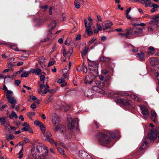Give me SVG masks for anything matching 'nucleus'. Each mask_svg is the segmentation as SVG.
<instances>
[{
  "instance_id": "nucleus-58",
  "label": "nucleus",
  "mask_w": 159,
  "mask_h": 159,
  "mask_svg": "<svg viewBox=\"0 0 159 159\" xmlns=\"http://www.w3.org/2000/svg\"><path fill=\"white\" fill-rule=\"evenodd\" d=\"M55 61L53 60L52 61H50L48 63V66H50L52 65H53Z\"/></svg>"
},
{
  "instance_id": "nucleus-2",
  "label": "nucleus",
  "mask_w": 159,
  "mask_h": 159,
  "mask_svg": "<svg viewBox=\"0 0 159 159\" xmlns=\"http://www.w3.org/2000/svg\"><path fill=\"white\" fill-rule=\"evenodd\" d=\"M99 144L102 146H107L111 142V139L106 134L99 132L97 134Z\"/></svg>"
},
{
  "instance_id": "nucleus-18",
  "label": "nucleus",
  "mask_w": 159,
  "mask_h": 159,
  "mask_svg": "<svg viewBox=\"0 0 159 159\" xmlns=\"http://www.w3.org/2000/svg\"><path fill=\"white\" fill-rule=\"evenodd\" d=\"M79 156L80 158L82 159L88 156V154L85 151H81L79 152Z\"/></svg>"
},
{
  "instance_id": "nucleus-20",
  "label": "nucleus",
  "mask_w": 159,
  "mask_h": 159,
  "mask_svg": "<svg viewBox=\"0 0 159 159\" xmlns=\"http://www.w3.org/2000/svg\"><path fill=\"white\" fill-rule=\"evenodd\" d=\"M84 95L85 96L88 97H90L92 96L93 95V93L91 89H89L84 92Z\"/></svg>"
},
{
  "instance_id": "nucleus-60",
  "label": "nucleus",
  "mask_w": 159,
  "mask_h": 159,
  "mask_svg": "<svg viewBox=\"0 0 159 159\" xmlns=\"http://www.w3.org/2000/svg\"><path fill=\"white\" fill-rule=\"evenodd\" d=\"M36 21L38 23V25H40L43 24L42 21L38 19L36 20Z\"/></svg>"
},
{
  "instance_id": "nucleus-51",
  "label": "nucleus",
  "mask_w": 159,
  "mask_h": 159,
  "mask_svg": "<svg viewBox=\"0 0 159 159\" xmlns=\"http://www.w3.org/2000/svg\"><path fill=\"white\" fill-rule=\"evenodd\" d=\"M14 138V136L12 134H10L8 137H7L6 138V139L7 140H8L9 139H12Z\"/></svg>"
},
{
  "instance_id": "nucleus-61",
  "label": "nucleus",
  "mask_w": 159,
  "mask_h": 159,
  "mask_svg": "<svg viewBox=\"0 0 159 159\" xmlns=\"http://www.w3.org/2000/svg\"><path fill=\"white\" fill-rule=\"evenodd\" d=\"M9 78L11 80H13V78H11V77L9 75H8L7 76H4V79L5 80L6 78Z\"/></svg>"
},
{
  "instance_id": "nucleus-27",
  "label": "nucleus",
  "mask_w": 159,
  "mask_h": 159,
  "mask_svg": "<svg viewBox=\"0 0 159 159\" xmlns=\"http://www.w3.org/2000/svg\"><path fill=\"white\" fill-rule=\"evenodd\" d=\"M30 73V71L29 72H26L25 70H24L22 74L21 75V77H27L29 76V74Z\"/></svg>"
},
{
  "instance_id": "nucleus-39",
  "label": "nucleus",
  "mask_w": 159,
  "mask_h": 159,
  "mask_svg": "<svg viewBox=\"0 0 159 159\" xmlns=\"http://www.w3.org/2000/svg\"><path fill=\"white\" fill-rule=\"evenodd\" d=\"M131 97L133 99L137 101H140L139 98L136 95H131Z\"/></svg>"
},
{
  "instance_id": "nucleus-50",
  "label": "nucleus",
  "mask_w": 159,
  "mask_h": 159,
  "mask_svg": "<svg viewBox=\"0 0 159 159\" xmlns=\"http://www.w3.org/2000/svg\"><path fill=\"white\" fill-rule=\"evenodd\" d=\"M65 80L64 78H61L58 81H57V83L61 84L63 82H64Z\"/></svg>"
},
{
  "instance_id": "nucleus-12",
  "label": "nucleus",
  "mask_w": 159,
  "mask_h": 159,
  "mask_svg": "<svg viewBox=\"0 0 159 159\" xmlns=\"http://www.w3.org/2000/svg\"><path fill=\"white\" fill-rule=\"evenodd\" d=\"M136 57L140 61H144L145 59V55L143 52H140L136 54Z\"/></svg>"
},
{
  "instance_id": "nucleus-59",
  "label": "nucleus",
  "mask_w": 159,
  "mask_h": 159,
  "mask_svg": "<svg viewBox=\"0 0 159 159\" xmlns=\"http://www.w3.org/2000/svg\"><path fill=\"white\" fill-rule=\"evenodd\" d=\"M115 30L118 32H123V30L122 28L116 29Z\"/></svg>"
},
{
  "instance_id": "nucleus-32",
  "label": "nucleus",
  "mask_w": 159,
  "mask_h": 159,
  "mask_svg": "<svg viewBox=\"0 0 159 159\" xmlns=\"http://www.w3.org/2000/svg\"><path fill=\"white\" fill-rule=\"evenodd\" d=\"M71 40V38H68L66 39L65 44L66 45H69L70 44V42Z\"/></svg>"
},
{
  "instance_id": "nucleus-25",
  "label": "nucleus",
  "mask_w": 159,
  "mask_h": 159,
  "mask_svg": "<svg viewBox=\"0 0 159 159\" xmlns=\"http://www.w3.org/2000/svg\"><path fill=\"white\" fill-rule=\"evenodd\" d=\"M148 49L149 51L147 52L148 54H153L155 53V48L153 47H149Z\"/></svg>"
},
{
  "instance_id": "nucleus-31",
  "label": "nucleus",
  "mask_w": 159,
  "mask_h": 159,
  "mask_svg": "<svg viewBox=\"0 0 159 159\" xmlns=\"http://www.w3.org/2000/svg\"><path fill=\"white\" fill-rule=\"evenodd\" d=\"M45 59L44 57H39L38 59V61L39 63L41 64H43L45 61Z\"/></svg>"
},
{
  "instance_id": "nucleus-34",
  "label": "nucleus",
  "mask_w": 159,
  "mask_h": 159,
  "mask_svg": "<svg viewBox=\"0 0 159 159\" xmlns=\"http://www.w3.org/2000/svg\"><path fill=\"white\" fill-rule=\"evenodd\" d=\"M63 54L64 57H68V52L67 53L66 50L64 47H63Z\"/></svg>"
},
{
  "instance_id": "nucleus-17",
  "label": "nucleus",
  "mask_w": 159,
  "mask_h": 159,
  "mask_svg": "<svg viewBox=\"0 0 159 159\" xmlns=\"http://www.w3.org/2000/svg\"><path fill=\"white\" fill-rule=\"evenodd\" d=\"M89 68L92 70H96L98 67V64L97 63H90L89 64Z\"/></svg>"
},
{
  "instance_id": "nucleus-38",
  "label": "nucleus",
  "mask_w": 159,
  "mask_h": 159,
  "mask_svg": "<svg viewBox=\"0 0 159 159\" xmlns=\"http://www.w3.org/2000/svg\"><path fill=\"white\" fill-rule=\"evenodd\" d=\"M73 48L71 47L69 49L68 52V57H70L73 52Z\"/></svg>"
},
{
  "instance_id": "nucleus-33",
  "label": "nucleus",
  "mask_w": 159,
  "mask_h": 159,
  "mask_svg": "<svg viewBox=\"0 0 159 159\" xmlns=\"http://www.w3.org/2000/svg\"><path fill=\"white\" fill-rule=\"evenodd\" d=\"M10 47L11 48L14 49V50L16 51H18L19 50L16 47V45L15 44H13L12 45H11Z\"/></svg>"
},
{
  "instance_id": "nucleus-9",
  "label": "nucleus",
  "mask_w": 159,
  "mask_h": 159,
  "mask_svg": "<svg viewBox=\"0 0 159 159\" xmlns=\"http://www.w3.org/2000/svg\"><path fill=\"white\" fill-rule=\"evenodd\" d=\"M125 31L126 32L125 33L126 38L130 37L133 35H134V30L128 27L125 30Z\"/></svg>"
},
{
  "instance_id": "nucleus-56",
  "label": "nucleus",
  "mask_w": 159,
  "mask_h": 159,
  "mask_svg": "<svg viewBox=\"0 0 159 159\" xmlns=\"http://www.w3.org/2000/svg\"><path fill=\"white\" fill-rule=\"evenodd\" d=\"M91 80H90V81ZM90 81H89V82H88V79L87 77H85V79H84V83H85L87 84V85H90V84H89V82Z\"/></svg>"
},
{
  "instance_id": "nucleus-8",
  "label": "nucleus",
  "mask_w": 159,
  "mask_h": 159,
  "mask_svg": "<svg viewBox=\"0 0 159 159\" xmlns=\"http://www.w3.org/2000/svg\"><path fill=\"white\" fill-rule=\"evenodd\" d=\"M84 23L85 24V27H86V32L89 35H91L93 34V32L92 31V29L91 27L90 26L87 25L88 21L86 19H84Z\"/></svg>"
},
{
  "instance_id": "nucleus-48",
  "label": "nucleus",
  "mask_w": 159,
  "mask_h": 159,
  "mask_svg": "<svg viewBox=\"0 0 159 159\" xmlns=\"http://www.w3.org/2000/svg\"><path fill=\"white\" fill-rule=\"evenodd\" d=\"M111 137L113 138L117 137V136L115 132H112L110 134Z\"/></svg>"
},
{
  "instance_id": "nucleus-44",
  "label": "nucleus",
  "mask_w": 159,
  "mask_h": 159,
  "mask_svg": "<svg viewBox=\"0 0 159 159\" xmlns=\"http://www.w3.org/2000/svg\"><path fill=\"white\" fill-rule=\"evenodd\" d=\"M89 48L88 47H85L84 49V50L83 54L85 56L86 55L87 52H88Z\"/></svg>"
},
{
  "instance_id": "nucleus-7",
  "label": "nucleus",
  "mask_w": 159,
  "mask_h": 159,
  "mask_svg": "<svg viewBox=\"0 0 159 159\" xmlns=\"http://www.w3.org/2000/svg\"><path fill=\"white\" fill-rule=\"evenodd\" d=\"M52 121L54 125H58L60 121V118L56 114H53L51 116Z\"/></svg>"
},
{
  "instance_id": "nucleus-52",
  "label": "nucleus",
  "mask_w": 159,
  "mask_h": 159,
  "mask_svg": "<svg viewBox=\"0 0 159 159\" xmlns=\"http://www.w3.org/2000/svg\"><path fill=\"white\" fill-rule=\"evenodd\" d=\"M159 18V16L158 15H156L155 16H153V17L152 18V19L154 20H155V21L156 22V23L157 24V22L156 20L158 19Z\"/></svg>"
},
{
  "instance_id": "nucleus-24",
  "label": "nucleus",
  "mask_w": 159,
  "mask_h": 159,
  "mask_svg": "<svg viewBox=\"0 0 159 159\" xmlns=\"http://www.w3.org/2000/svg\"><path fill=\"white\" fill-rule=\"evenodd\" d=\"M125 101L124 99H122L119 97L116 98L115 99V101L117 104H123L124 102V101Z\"/></svg>"
},
{
  "instance_id": "nucleus-16",
  "label": "nucleus",
  "mask_w": 159,
  "mask_h": 159,
  "mask_svg": "<svg viewBox=\"0 0 159 159\" xmlns=\"http://www.w3.org/2000/svg\"><path fill=\"white\" fill-rule=\"evenodd\" d=\"M7 98L8 99V102L11 104H16V100L14 98L11 97L9 95H7Z\"/></svg>"
},
{
  "instance_id": "nucleus-62",
  "label": "nucleus",
  "mask_w": 159,
  "mask_h": 159,
  "mask_svg": "<svg viewBox=\"0 0 159 159\" xmlns=\"http://www.w3.org/2000/svg\"><path fill=\"white\" fill-rule=\"evenodd\" d=\"M69 76V74H63L62 75V78L65 79H66V78L68 77Z\"/></svg>"
},
{
  "instance_id": "nucleus-43",
  "label": "nucleus",
  "mask_w": 159,
  "mask_h": 159,
  "mask_svg": "<svg viewBox=\"0 0 159 159\" xmlns=\"http://www.w3.org/2000/svg\"><path fill=\"white\" fill-rule=\"evenodd\" d=\"M74 4L75 7L77 9L80 8V6L79 4L76 1H75Z\"/></svg>"
},
{
  "instance_id": "nucleus-63",
  "label": "nucleus",
  "mask_w": 159,
  "mask_h": 159,
  "mask_svg": "<svg viewBox=\"0 0 159 159\" xmlns=\"http://www.w3.org/2000/svg\"><path fill=\"white\" fill-rule=\"evenodd\" d=\"M7 106L6 104H4L2 106V107H0V110L3 111L5 108Z\"/></svg>"
},
{
  "instance_id": "nucleus-35",
  "label": "nucleus",
  "mask_w": 159,
  "mask_h": 159,
  "mask_svg": "<svg viewBox=\"0 0 159 159\" xmlns=\"http://www.w3.org/2000/svg\"><path fill=\"white\" fill-rule=\"evenodd\" d=\"M23 149V147H22L21 149L20 150V151L18 153L19 156H18V157L20 159L23 156V152H22Z\"/></svg>"
},
{
  "instance_id": "nucleus-41",
  "label": "nucleus",
  "mask_w": 159,
  "mask_h": 159,
  "mask_svg": "<svg viewBox=\"0 0 159 159\" xmlns=\"http://www.w3.org/2000/svg\"><path fill=\"white\" fill-rule=\"evenodd\" d=\"M63 134L64 135V136L65 137V139H69L71 138V135L70 134H64L63 133Z\"/></svg>"
},
{
  "instance_id": "nucleus-37",
  "label": "nucleus",
  "mask_w": 159,
  "mask_h": 159,
  "mask_svg": "<svg viewBox=\"0 0 159 159\" xmlns=\"http://www.w3.org/2000/svg\"><path fill=\"white\" fill-rule=\"evenodd\" d=\"M34 124L36 125L39 126L43 124L42 122L38 120H35L34 121Z\"/></svg>"
},
{
  "instance_id": "nucleus-13",
  "label": "nucleus",
  "mask_w": 159,
  "mask_h": 159,
  "mask_svg": "<svg viewBox=\"0 0 159 159\" xmlns=\"http://www.w3.org/2000/svg\"><path fill=\"white\" fill-rule=\"evenodd\" d=\"M151 119L153 122H156L157 120V116L156 113L154 110H152L151 111Z\"/></svg>"
},
{
  "instance_id": "nucleus-6",
  "label": "nucleus",
  "mask_w": 159,
  "mask_h": 159,
  "mask_svg": "<svg viewBox=\"0 0 159 159\" xmlns=\"http://www.w3.org/2000/svg\"><path fill=\"white\" fill-rule=\"evenodd\" d=\"M140 108L141 110V113L143 116L144 119H147L149 116V112L148 108L145 106L143 105L140 106Z\"/></svg>"
},
{
  "instance_id": "nucleus-26",
  "label": "nucleus",
  "mask_w": 159,
  "mask_h": 159,
  "mask_svg": "<svg viewBox=\"0 0 159 159\" xmlns=\"http://www.w3.org/2000/svg\"><path fill=\"white\" fill-rule=\"evenodd\" d=\"M17 116L15 112L13 111L9 116V117L10 119H12L13 117L16 119L17 118Z\"/></svg>"
},
{
  "instance_id": "nucleus-54",
  "label": "nucleus",
  "mask_w": 159,
  "mask_h": 159,
  "mask_svg": "<svg viewBox=\"0 0 159 159\" xmlns=\"http://www.w3.org/2000/svg\"><path fill=\"white\" fill-rule=\"evenodd\" d=\"M157 60L156 59H154L153 60H152L151 62V64L152 65H155L157 63Z\"/></svg>"
},
{
  "instance_id": "nucleus-14",
  "label": "nucleus",
  "mask_w": 159,
  "mask_h": 159,
  "mask_svg": "<svg viewBox=\"0 0 159 159\" xmlns=\"http://www.w3.org/2000/svg\"><path fill=\"white\" fill-rule=\"evenodd\" d=\"M134 35L135 36H140L142 35L143 29L140 28H137L134 29Z\"/></svg>"
},
{
  "instance_id": "nucleus-11",
  "label": "nucleus",
  "mask_w": 159,
  "mask_h": 159,
  "mask_svg": "<svg viewBox=\"0 0 159 159\" xmlns=\"http://www.w3.org/2000/svg\"><path fill=\"white\" fill-rule=\"evenodd\" d=\"M125 101H124L123 105L129 106V107H131L133 108H134V104L131 100L126 99H125Z\"/></svg>"
},
{
  "instance_id": "nucleus-42",
  "label": "nucleus",
  "mask_w": 159,
  "mask_h": 159,
  "mask_svg": "<svg viewBox=\"0 0 159 159\" xmlns=\"http://www.w3.org/2000/svg\"><path fill=\"white\" fill-rule=\"evenodd\" d=\"M146 25L143 23H140L139 24H134V27H136L137 26H145Z\"/></svg>"
},
{
  "instance_id": "nucleus-3",
  "label": "nucleus",
  "mask_w": 159,
  "mask_h": 159,
  "mask_svg": "<svg viewBox=\"0 0 159 159\" xmlns=\"http://www.w3.org/2000/svg\"><path fill=\"white\" fill-rule=\"evenodd\" d=\"M92 86V89L94 91L101 93H103L104 91L102 89L105 86V84L99 81H93L91 80L89 83Z\"/></svg>"
},
{
  "instance_id": "nucleus-5",
  "label": "nucleus",
  "mask_w": 159,
  "mask_h": 159,
  "mask_svg": "<svg viewBox=\"0 0 159 159\" xmlns=\"http://www.w3.org/2000/svg\"><path fill=\"white\" fill-rule=\"evenodd\" d=\"M43 139L45 141H47L49 142L52 145H55V146H57V143L52 138V135L49 132H47L46 134H44V135H43Z\"/></svg>"
},
{
  "instance_id": "nucleus-53",
  "label": "nucleus",
  "mask_w": 159,
  "mask_h": 159,
  "mask_svg": "<svg viewBox=\"0 0 159 159\" xmlns=\"http://www.w3.org/2000/svg\"><path fill=\"white\" fill-rule=\"evenodd\" d=\"M97 29L99 31L101 30L102 29V26L101 25H98V24H97Z\"/></svg>"
},
{
  "instance_id": "nucleus-47",
  "label": "nucleus",
  "mask_w": 159,
  "mask_h": 159,
  "mask_svg": "<svg viewBox=\"0 0 159 159\" xmlns=\"http://www.w3.org/2000/svg\"><path fill=\"white\" fill-rule=\"evenodd\" d=\"M69 69L68 68H65L63 69L62 70V72L63 74H69L68 73V72Z\"/></svg>"
},
{
  "instance_id": "nucleus-57",
  "label": "nucleus",
  "mask_w": 159,
  "mask_h": 159,
  "mask_svg": "<svg viewBox=\"0 0 159 159\" xmlns=\"http://www.w3.org/2000/svg\"><path fill=\"white\" fill-rule=\"evenodd\" d=\"M45 76L44 75H41L40 77V80L41 81L44 82ZM44 83V82H43Z\"/></svg>"
},
{
  "instance_id": "nucleus-4",
  "label": "nucleus",
  "mask_w": 159,
  "mask_h": 159,
  "mask_svg": "<svg viewBox=\"0 0 159 159\" xmlns=\"http://www.w3.org/2000/svg\"><path fill=\"white\" fill-rule=\"evenodd\" d=\"M67 119L68 123V129L71 130L74 128L75 125H78V120L77 118L72 119L70 115H68L67 116Z\"/></svg>"
},
{
  "instance_id": "nucleus-23",
  "label": "nucleus",
  "mask_w": 159,
  "mask_h": 159,
  "mask_svg": "<svg viewBox=\"0 0 159 159\" xmlns=\"http://www.w3.org/2000/svg\"><path fill=\"white\" fill-rule=\"evenodd\" d=\"M143 2H141L145 4V6L146 7H149L150 6V4L151 3V0H141Z\"/></svg>"
},
{
  "instance_id": "nucleus-64",
  "label": "nucleus",
  "mask_w": 159,
  "mask_h": 159,
  "mask_svg": "<svg viewBox=\"0 0 159 159\" xmlns=\"http://www.w3.org/2000/svg\"><path fill=\"white\" fill-rule=\"evenodd\" d=\"M7 67L10 68H11L13 67V65L11 63H9L7 65Z\"/></svg>"
},
{
  "instance_id": "nucleus-36",
  "label": "nucleus",
  "mask_w": 159,
  "mask_h": 159,
  "mask_svg": "<svg viewBox=\"0 0 159 159\" xmlns=\"http://www.w3.org/2000/svg\"><path fill=\"white\" fill-rule=\"evenodd\" d=\"M96 40V37H93L92 39L90 41H89L88 44L89 45V46L93 43Z\"/></svg>"
},
{
  "instance_id": "nucleus-1",
  "label": "nucleus",
  "mask_w": 159,
  "mask_h": 159,
  "mask_svg": "<svg viewBox=\"0 0 159 159\" xmlns=\"http://www.w3.org/2000/svg\"><path fill=\"white\" fill-rule=\"evenodd\" d=\"M157 137V132L155 129H151L148 134V137H146L143 139L142 141L141 147L140 149L141 150L144 149L147 144L149 143V140H153Z\"/></svg>"
},
{
  "instance_id": "nucleus-28",
  "label": "nucleus",
  "mask_w": 159,
  "mask_h": 159,
  "mask_svg": "<svg viewBox=\"0 0 159 159\" xmlns=\"http://www.w3.org/2000/svg\"><path fill=\"white\" fill-rule=\"evenodd\" d=\"M55 142H56L57 143V146H56L57 147L58 146H61V147H62L65 148H67L66 147V145H64L63 144V143L62 142H57V141H55Z\"/></svg>"
},
{
  "instance_id": "nucleus-19",
  "label": "nucleus",
  "mask_w": 159,
  "mask_h": 159,
  "mask_svg": "<svg viewBox=\"0 0 159 159\" xmlns=\"http://www.w3.org/2000/svg\"><path fill=\"white\" fill-rule=\"evenodd\" d=\"M23 127L22 129V130L25 131H28L29 130L30 127L29 125L26 122H24L22 125Z\"/></svg>"
},
{
  "instance_id": "nucleus-15",
  "label": "nucleus",
  "mask_w": 159,
  "mask_h": 159,
  "mask_svg": "<svg viewBox=\"0 0 159 159\" xmlns=\"http://www.w3.org/2000/svg\"><path fill=\"white\" fill-rule=\"evenodd\" d=\"M55 130L56 131H59L61 133H63L65 132L66 129L63 125H59L56 127Z\"/></svg>"
},
{
  "instance_id": "nucleus-21",
  "label": "nucleus",
  "mask_w": 159,
  "mask_h": 159,
  "mask_svg": "<svg viewBox=\"0 0 159 159\" xmlns=\"http://www.w3.org/2000/svg\"><path fill=\"white\" fill-rule=\"evenodd\" d=\"M111 60L109 57H107L103 56H101L100 58V61L103 62H108Z\"/></svg>"
},
{
  "instance_id": "nucleus-49",
  "label": "nucleus",
  "mask_w": 159,
  "mask_h": 159,
  "mask_svg": "<svg viewBox=\"0 0 159 159\" xmlns=\"http://www.w3.org/2000/svg\"><path fill=\"white\" fill-rule=\"evenodd\" d=\"M150 7L155 9L159 7V5L156 4H152V5L151 6H150Z\"/></svg>"
},
{
  "instance_id": "nucleus-40",
  "label": "nucleus",
  "mask_w": 159,
  "mask_h": 159,
  "mask_svg": "<svg viewBox=\"0 0 159 159\" xmlns=\"http://www.w3.org/2000/svg\"><path fill=\"white\" fill-rule=\"evenodd\" d=\"M94 123L95 126H96V127L97 128H99L100 127H102V126H101L100 124L97 121H94Z\"/></svg>"
},
{
  "instance_id": "nucleus-10",
  "label": "nucleus",
  "mask_w": 159,
  "mask_h": 159,
  "mask_svg": "<svg viewBox=\"0 0 159 159\" xmlns=\"http://www.w3.org/2000/svg\"><path fill=\"white\" fill-rule=\"evenodd\" d=\"M112 24L111 22L109 21H107L104 22L102 25V29L103 30H105L107 29L111 28V26Z\"/></svg>"
},
{
  "instance_id": "nucleus-29",
  "label": "nucleus",
  "mask_w": 159,
  "mask_h": 159,
  "mask_svg": "<svg viewBox=\"0 0 159 159\" xmlns=\"http://www.w3.org/2000/svg\"><path fill=\"white\" fill-rule=\"evenodd\" d=\"M39 127L43 133V135H44V134H45V125H44L43 124H42L39 126Z\"/></svg>"
},
{
  "instance_id": "nucleus-30",
  "label": "nucleus",
  "mask_w": 159,
  "mask_h": 159,
  "mask_svg": "<svg viewBox=\"0 0 159 159\" xmlns=\"http://www.w3.org/2000/svg\"><path fill=\"white\" fill-rule=\"evenodd\" d=\"M57 149L59 152L64 156L65 155V151L62 148H57Z\"/></svg>"
},
{
  "instance_id": "nucleus-55",
  "label": "nucleus",
  "mask_w": 159,
  "mask_h": 159,
  "mask_svg": "<svg viewBox=\"0 0 159 159\" xmlns=\"http://www.w3.org/2000/svg\"><path fill=\"white\" fill-rule=\"evenodd\" d=\"M20 83V81L19 80H16L15 81V85L18 86Z\"/></svg>"
},
{
  "instance_id": "nucleus-46",
  "label": "nucleus",
  "mask_w": 159,
  "mask_h": 159,
  "mask_svg": "<svg viewBox=\"0 0 159 159\" xmlns=\"http://www.w3.org/2000/svg\"><path fill=\"white\" fill-rule=\"evenodd\" d=\"M0 121L1 125H3L6 123V120L5 118L3 117L0 118Z\"/></svg>"
},
{
  "instance_id": "nucleus-22",
  "label": "nucleus",
  "mask_w": 159,
  "mask_h": 159,
  "mask_svg": "<svg viewBox=\"0 0 159 159\" xmlns=\"http://www.w3.org/2000/svg\"><path fill=\"white\" fill-rule=\"evenodd\" d=\"M56 22L55 21H53L49 25V28L51 30H52L54 29L56 25Z\"/></svg>"
},
{
  "instance_id": "nucleus-45",
  "label": "nucleus",
  "mask_w": 159,
  "mask_h": 159,
  "mask_svg": "<svg viewBox=\"0 0 159 159\" xmlns=\"http://www.w3.org/2000/svg\"><path fill=\"white\" fill-rule=\"evenodd\" d=\"M41 70L39 68H36L35 69V74L36 75H39L41 74Z\"/></svg>"
}]
</instances>
